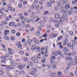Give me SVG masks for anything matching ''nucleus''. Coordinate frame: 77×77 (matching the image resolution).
<instances>
[{
    "instance_id": "nucleus-1",
    "label": "nucleus",
    "mask_w": 77,
    "mask_h": 77,
    "mask_svg": "<svg viewBox=\"0 0 77 77\" xmlns=\"http://www.w3.org/2000/svg\"><path fill=\"white\" fill-rule=\"evenodd\" d=\"M26 67V65L24 64H21L20 65H19L18 66V68L20 69H22L23 68H25Z\"/></svg>"
},
{
    "instance_id": "nucleus-2",
    "label": "nucleus",
    "mask_w": 77,
    "mask_h": 77,
    "mask_svg": "<svg viewBox=\"0 0 77 77\" xmlns=\"http://www.w3.org/2000/svg\"><path fill=\"white\" fill-rule=\"evenodd\" d=\"M48 18L46 16L44 17H43V19L42 21H41V23H47V20Z\"/></svg>"
},
{
    "instance_id": "nucleus-3",
    "label": "nucleus",
    "mask_w": 77,
    "mask_h": 77,
    "mask_svg": "<svg viewBox=\"0 0 77 77\" xmlns=\"http://www.w3.org/2000/svg\"><path fill=\"white\" fill-rule=\"evenodd\" d=\"M58 35V34H52L49 35V37H52L53 36V38H56Z\"/></svg>"
},
{
    "instance_id": "nucleus-4",
    "label": "nucleus",
    "mask_w": 77,
    "mask_h": 77,
    "mask_svg": "<svg viewBox=\"0 0 77 77\" xmlns=\"http://www.w3.org/2000/svg\"><path fill=\"white\" fill-rule=\"evenodd\" d=\"M54 54H56L55 55V56H57V55L56 54H59L60 55V54H61L62 53V52H61L60 51H57V52L56 51H54Z\"/></svg>"
},
{
    "instance_id": "nucleus-5",
    "label": "nucleus",
    "mask_w": 77,
    "mask_h": 77,
    "mask_svg": "<svg viewBox=\"0 0 77 77\" xmlns=\"http://www.w3.org/2000/svg\"><path fill=\"white\" fill-rule=\"evenodd\" d=\"M54 17L56 19H59L60 18V15L58 14H56L54 15Z\"/></svg>"
},
{
    "instance_id": "nucleus-6",
    "label": "nucleus",
    "mask_w": 77,
    "mask_h": 77,
    "mask_svg": "<svg viewBox=\"0 0 77 77\" xmlns=\"http://www.w3.org/2000/svg\"><path fill=\"white\" fill-rule=\"evenodd\" d=\"M29 74L30 75H32L34 77H36V73L35 72H33L32 73L31 72H29Z\"/></svg>"
},
{
    "instance_id": "nucleus-7",
    "label": "nucleus",
    "mask_w": 77,
    "mask_h": 77,
    "mask_svg": "<svg viewBox=\"0 0 77 77\" xmlns=\"http://www.w3.org/2000/svg\"><path fill=\"white\" fill-rule=\"evenodd\" d=\"M50 75L51 77H55L56 76V74L54 73H51Z\"/></svg>"
},
{
    "instance_id": "nucleus-8",
    "label": "nucleus",
    "mask_w": 77,
    "mask_h": 77,
    "mask_svg": "<svg viewBox=\"0 0 77 77\" xmlns=\"http://www.w3.org/2000/svg\"><path fill=\"white\" fill-rule=\"evenodd\" d=\"M68 40L67 39H65L64 42L63 43V45H64V46L66 45V44H67V42H68Z\"/></svg>"
},
{
    "instance_id": "nucleus-9",
    "label": "nucleus",
    "mask_w": 77,
    "mask_h": 77,
    "mask_svg": "<svg viewBox=\"0 0 77 77\" xmlns=\"http://www.w3.org/2000/svg\"><path fill=\"white\" fill-rule=\"evenodd\" d=\"M31 70L32 72H35L37 71V69L36 68H31Z\"/></svg>"
},
{
    "instance_id": "nucleus-10",
    "label": "nucleus",
    "mask_w": 77,
    "mask_h": 77,
    "mask_svg": "<svg viewBox=\"0 0 77 77\" xmlns=\"http://www.w3.org/2000/svg\"><path fill=\"white\" fill-rule=\"evenodd\" d=\"M66 60H72V58L71 57H67L65 58Z\"/></svg>"
},
{
    "instance_id": "nucleus-11",
    "label": "nucleus",
    "mask_w": 77,
    "mask_h": 77,
    "mask_svg": "<svg viewBox=\"0 0 77 77\" xmlns=\"http://www.w3.org/2000/svg\"><path fill=\"white\" fill-rule=\"evenodd\" d=\"M70 8V6L69 5H66L65 7V9H69Z\"/></svg>"
},
{
    "instance_id": "nucleus-12",
    "label": "nucleus",
    "mask_w": 77,
    "mask_h": 77,
    "mask_svg": "<svg viewBox=\"0 0 77 77\" xmlns=\"http://www.w3.org/2000/svg\"><path fill=\"white\" fill-rule=\"evenodd\" d=\"M9 33V31L8 30H5V33L4 34V35H7V34Z\"/></svg>"
},
{
    "instance_id": "nucleus-13",
    "label": "nucleus",
    "mask_w": 77,
    "mask_h": 77,
    "mask_svg": "<svg viewBox=\"0 0 77 77\" xmlns=\"http://www.w3.org/2000/svg\"><path fill=\"white\" fill-rule=\"evenodd\" d=\"M15 23L13 22H11L9 23V25L10 26H14V24Z\"/></svg>"
},
{
    "instance_id": "nucleus-14",
    "label": "nucleus",
    "mask_w": 77,
    "mask_h": 77,
    "mask_svg": "<svg viewBox=\"0 0 77 77\" xmlns=\"http://www.w3.org/2000/svg\"><path fill=\"white\" fill-rule=\"evenodd\" d=\"M57 6L58 7H61V2H57Z\"/></svg>"
},
{
    "instance_id": "nucleus-15",
    "label": "nucleus",
    "mask_w": 77,
    "mask_h": 77,
    "mask_svg": "<svg viewBox=\"0 0 77 77\" xmlns=\"http://www.w3.org/2000/svg\"><path fill=\"white\" fill-rule=\"evenodd\" d=\"M65 17H62V18H60V21H62V22L65 21Z\"/></svg>"
},
{
    "instance_id": "nucleus-16",
    "label": "nucleus",
    "mask_w": 77,
    "mask_h": 77,
    "mask_svg": "<svg viewBox=\"0 0 77 77\" xmlns=\"http://www.w3.org/2000/svg\"><path fill=\"white\" fill-rule=\"evenodd\" d=\"M4 39H6V40H9V38L6 35H5V36H4Z\"/></svg>"
},
{
    "instance_id": "nucleus-17",
    "label": "nucleus",
    "mask_w": 77,
    "mask_h": 77,
    "mask_svg": "<svg viewBox=\"0 0 77 77\" xmlns=\"http://www.w3.org/2000/svg\"><path fill=\"white\" fill-rule=\"evenodd\" d=\"M36 48V45H33L32 47V50H35Z\"/></svg>"
},
{
    "instance_id": "nucleus-18",
    "label": "nucleus",
    "mask_w": 77,
    "mask_h": 77,
    "mask_svg": "<svg viewBox=\"0 0 77 77\" xmlns=\"http://www.w3.org/2000/svg\"><path fill=\"white\" fill-rule=\"evenodd\" d=\"M49 22L51 23V22H53V20H54V19L52 17H51L49 18Z\"/></svg>"
},
{
    "instance_id": "nucleus-19",
    "label": "nucleus",
    "mask_w": 77,
    "mask_h": 77,
    "mask_svg": "<svg viewBox=\"0 0 77 77\" xmlns=\"http://www.w3.org/2000/svg\"><path fill=\"white\" fill-rule=\"evenodd\" d=\"M28 64L29 66H32L33 65V63L31 62H29Z\"/></svg>"
},
{
    "instance_id": "nucleus-20",
    "label": "nucleus",
    "mask_w": 77,
    "mask_h": 77,
    "mask_svg": "<svg viewBox=\"0 0 77 77\" xmlns=\"http://www.w3.org/2000/svg\"><path fill=\"white\" fill-rule=\"evenodd\" d=\"M47 4L48 6H49V7H51L52 6V5L51 4V2H48Z\"/></svg>"
},
{
    "instance_id": "nucleus-21",
    "label": "nucleus",
    "mask_w": 77,
    "mask_h": 77,
    "mask_svg": "<svg viewBox=\"0 0 77 77\" xmlns=\"http://www.w3.org/2000/svg\"><path fill=\"white\" fill-rule=\"evenodd\" d=\"M67 2V0H63V1L62 2V4L63 5H65L66 3V2Z\"/></svg>"
},
{
    "instance_id": "nucleus-22",
    "label": "nucleus",
    "mask_w": 77,
    "mask_h": 77,
    "mask_svg": "<svg viewBox=\"0 0 77 77\" xmlns=\"http://www.w3.org/2000/svg\"><path fill=\"white\" fill-rule=\"evenodd\" d=\"M48 13H49V11H45L44 12L43 14L44 15H47Z\"/></svg>"
},
{
    "instance_id": "nucleus-23",
    "label": "nucleus",
    "mask_w": 77,
    "mask_h": 77,
    "mask_svg": "<svg viewBox=\"0 0 77 77\" xmlns=\"http://www.w3.org/2000/svg\"><path fill=\"white\" fill-rule=\"evenodd\" d=\"M72 43L73 44H76V43H77V42H76V41L74 40H73L72 41Z\"/></svg>"
},
{
    "instance_id": "nucleus-24",
    "label": "nucleus",
    "mask_w": 77,
    "mask_h": 77,
    "mask_svg": "<svg viewBox=\"0 0 77 77\" xmlns=\"http://www.w3.org/2000/svg\"><path fill=\"white\" fill-rule=\"evenodd\" d=\"M75 54H76V52L75 51H73L72 53V56H75Z\"/></svg>"
},
{
    "instance_id": "nucleus-25",
    "label": "nucleus",
    "mask_w": 77,
    "mask_h": 77,
    "mask_svg": "<svg viewBox=\"0 0 77 77\" xmlns=\"http://www.w3.org/2000/svg\"><path fill=\"white\" fill-rule=\"evenodd\" d=\"M38 61L39 60H38L36 59L35 58L34 61L33 62H34L35 63H38Z\"/></svg>"
},
{
    "instance_id": "nucleus-26",
    "label": "nucleus",
    "mask_w": 77,
    "mask_h": 77,
    "mask_svg": "<svg viewBox=\"0 0 77 77\" xmlns=\"http://www.w3.org/2000/svg\"><path fill=\"white\" fill-rule=\"evenodd\" d=\"M35 59H36V58H35V57H31V60H32V61H33V62H34V60H35Z\"/></svg>"
},
{
    "instance_id": "nucleus-27",
    "label": "nucleus",
    "mask_w": 77,
    "mask_h": 77,
    "mask_svg": "<svg viewBox=\"0 0 77 77\" xmlns=\"http://www.w3.org/2000/svg\"><path fill=\"white\" fill-rule=\"evenodd\" d=\"M32 40H29L27 41V42L28 44H31L32 42Z\"/></svg>"
},
{
    "instance_id": "nucleus-28",
    "label": "nucleus",
    "mask_w": 77,
    "mask_h": 77,
    "mask_svg": "<svg viewBox=\"0 0 77 77\" xmlns=\"http://www.w3.org/2000/svg\"><path fill=\"white\" fill-rule=\"evenodd\" d=\"M45 0H41V1H40L39 2V4L40 5H42L43 4V2H42V1H44Z\"/></svg>"
},
{
    "instance_id": "nucleus-29",
    "label": "nucleus",
    "mask_w": 77,
    "mask_h": 77,
    "mask_svg": "<svg viewBox=\"0 0 77 77\" xmlns=\"http://www.w3.org/2000/svg\"><path fill=\"white\" fill-rule=\"evenodd\" d=\"M35 7H36V5L35 4H33L31 8L32 9H35Z\"/></svg>"
},
{
    "instance_id": "nucleus-30",
    "label": "nucleus",
    "mask_w": 77,
    "mask_h": 77,
    "mask_svg": "<svg viewBox=\"0 0 77 77\" xmlns=\"http://www.w3.org/2000/svg\"><path fill=\"white\" fill-rule=\"evenodd\" d=\"M39 43V41L38 40H36L35 41V44H38Z\"/></svg>"
},
{
    "instance_id": "nucleus-31",
    "label": "nucleus",
    "mask_w": 77,
    "mask_h": 77,
    "mask_svg": "<svg viewBox=\"0 0 77 77\" xmlns=\"http://www.w3.org/2000/svg\"><path fill=\"white\" fill-rule=\"evenodd\" d=\"M52 67L53 69H55V68H56V65H53L52 66Z\"/></svg>"
},
{
    "instance_id": "nucleus-32",
    "label": "nucleus",
    "mask_w": 77,
    "mask_h": 77,
    "mask_svg": "<svg viewBox=\"0 0 77 77\" xmlns=\"http://www.w3.org/2000/svg\"><path fill=\"white\" fill-rule=\"evenodd\" d=\"M21 23L22 24H24L26 23V20H23L21 21Z\"/></svg>"
},
{
    "instance_id": "nucleus-33",
    "label": "nucleus",
    "mask_w": 77,
    "mask_h": 77,
    "mask_svg": "<svg viewBox=\"0 0 77 77\" xmlns=\"http://www.w3.org/2000/svg\"><path fill=\"white\" fill-rule=\"evenodd\" d=\"M75 46H74V45H72L71 47V49L72 50H74V49H75Z\"/></svg>"
},
{
    "instance_id": "nucleus-34",
    "label": "nucleus",
    "mask_w": 77,
    "mask_h": 77,
    "mask_svg": "<svg viewBox=\"0 0 77 77\" xmlns=\"http://www.w3.org/2000/svg\"><path fill=\"white\" fill-rule=\"evenodd\" d=\"M26 21L27 23H30L31 21V20L30 19H27L26 20Z\"/></svg>"
},
{
    "instance_id": "nucleus-35",
    "label": "nucleus",
    "mask_w": 77,
    "mask_h": 77,
    "mask_svg": "<svg viewBox=\"0 0 77 77\" xmlns=\"http://www.w3.org/2000/svg\"><path fill=\"white\" fill-rule=\"evenodd\" d=\"M9 63H10V64H13L14 63V61H13L12 60H10L9 61Z\"/></svg>"
},
{
    "instance_id": "nucleus-36",
    "label": "nucleus",
    "mask_w": 77,
    "mask_h": 77,
    "mask_svg": "<svg viewBox=\"0 0 77 77\" xmlns=\"http://www.w3.org/2000/svg\"><path fill=\"white\" fill-rule=\"evenodd\" d=\"M25 26L26 28H29V27H30V25H29V24H26V25Z\"/></svg>"
},
{
    "instance_id": "nucleus-37",
    "label": "nucleus",
    "mask_w": 77,
    "mask_h": 77,
    "mask_svg": "<svg viewBox=\"0 0 77 77\" xmlns=\"http://www.w3.org/2000/svg\"><path fill=\"white\" fill-rule=\"evenodd\" d=\"M69 34L70 35H72L73 34V32L71 31L69 32Z\"/></svg>"
},
{
    "instance_id": "nucleus-38",
    "label": "nucleus",
    "mask_w": 77,
    "mask_h": 77,
    "mask_svg": "<svg viewBox=\"0 0 77 77\" xmlns=\"http://www.w3.org/2000/svg\"><path fill=\"white\" fill-rule=\"evenodd\" d=\"M62 38V36H60L58 37L57 38V39L59 41H60V39Z\"/></svg>"
},
{
    "instance_id": "nucleus-39",
    "label": "nucleus",
    "mask_w": 77,
    "mask_h": 77,
    "mask_svg": "<svg viewBox=\"0 0 77 77\" xmlns=\"http://www.w3.org/2000/svg\"><path fill=\"white\" fill-rule=\"evenodd\" d=\"M47 27L48 29L51 28V25H48L47 26Z\"/></svg>"
},
{
    "instance_id": "nucleus-40",
    "label": "nucleus",
    "mask_w": 77,
    "mask_h": 77,
    "mask_svg": "<svg viewBox=\"0 0 77 77\" xmlns=\"http://www.w3.org/2000/svg\"><path fill=\"white\" fill-rule=\"evenodd\" d=\"M36 33V35H37V36H39V35H41V34H40V33L39 32H37Z\"/></svg>"
},
{
    "instance_id": "nucleus-41",
    "label": "nucleus",
    "mask_w": 77,
    "mask_h": 77,
    "mask_svg": "<svg viewBox=\"0 0 77 77\" xmlns=\"http://www.w3.org/2000/svg\"><path fill=\"white\" fill-rule=\"evenodd\" d=\"M1 58L2 59H5L6 58V57L5 56H2L1 57Z\"/></svg>"
},
{
    "instance_id": "nucleus-42",
    "label": "nucleus",
    "mask_w": 77,
    "mask_h": 77,
    "mask_svg": "<svg viewBox=\"0 0 77 77\" xmlns=\"http://www.w3.org/2000/svg\"><path fill=\"white\" fill-rule=\"evenodd\" d=\"M5 67H6V69H10L9 66L6 65V66H5Z\"/></svg>"
},
{
    "instance_id": "nucleus-43",
    "label": "nucleus",
    "mask_w": 77,
    "mask_h": 77,
    "mask_svg": "<svg viewBox=\"0 0 77 77\" xmlns=\"http://www.w3.org/2000/svg\"><path fill=\"white\" fill-rule=\"evenodd\" d=\"M72 13V11L71 10L69 11L68 12V14L69 15L71 14Z\"/></svg>"
},
{
    "instance_id": "nucleus-44",
    "label": "nucleus",
    "mask_w": 77,
    "mask_h": 77,
    "mask_svg": "<svg viewBox=\"0 0 77 77\" xmlns=\"http://www.w3.org/2000/svg\"><path fill=\"white\" fill-rule=\"evenodd\" d=\"M16 35L17 36H20V33L19 32H17L16 34Z\"/></svg>"
},
{
    "instance_id": "nucleus-45",
    "label": "nucleus",
    "mask_w": 77,
    "mask_h": 77,
    "mask_svg": "<svg viewBox=\"0 0 77 77\" xmlns=\"http://www.w3.org/2000/svg\"><path fill=\"white\" fill-rule=\"evenodd\" d=\"M68 65H69V66H71V65H72V63L70 62V63H68Z\"/></svg>"
},
{
    "instance_id": "nucleus-46",
    "label": "nucleus",
    "mask_w": 77,
    "mask_h": 77,
    "mask_svg": "<svg viewBox=\"0 0 77 77\" xmlns=\"http://www.w3.org/2000/svg\"><path fill=\"white\" fill-rule=\"evenodd\" d=\"M19 53L20 54H24V52L23 51H20Z\"/></svg>"
},
{
    "instance_id": "nucleus-47",
    "label": "nucleus",
    "mask_w": 77,
    "mask_h": 77,
    "mask_svg": "<svg viewBox=\"0 0 77 77\" xmlns=\"http://www.w3.org/2000/svg\"><path fill=\"white\" fill-rule=\"evenodd\" d=\"M52 59H53V60L55 59H56V57L54 56H52L51 57Z\"/></svg>"
},
{
    "instance_id": "nucleus-48",
    "label": "nucleus",
    "mask_w": 77,
    "mask_h": 77,
    "mask_svg": "<svg viewBox=\"0 0 77 77\" xmlns=\"http://www.w3.org/2000/svg\"><path fill=\"white\" fill-rule=\"evenodd\" d=\"M35 7L37 10L39 9V6L38 5H37Z\"/></svg>"
},
{
    "instance_id": "nucleus-49",
    "label": "nucleus",
    "mask_w": 77,
    "mask_h": 77,
    "mask_svg": "<svg viewBox=\"0 0 77 77\" xmlns=\"http://www.w3.org/2000/svg\"><path fill=\"white\" fill-rule=\"evenodd\" d=\"M28 60L27 59V58L26 57L25 58H24V61L25 62H26V61H28Z\"/></svg>"
},
{
    "instance_id": "nucleus-50",
    "label": "nucleus",
    "mask_w": 77,
    "mask_h": 77,
    "mask_svg": "<svg viewBox=\"0 0 77 77\" xmlns=\"http://www.w3.org/2000/svg\"><path fill=\"white\" fill-rule=\"evenodd\" d=\"M50 30H48L46 32V34H48V33H50Z\"/></svg>"
},
{
    "instance_id": "nucleus-51",
    "label": "nucleus",
    "mask_w": 77,
    "mask_h": 77,
    "mask_svg": "<svg viewBox=\"0 0 77 77\" xmlns=\"http://www.w3.org/2000/svg\"><path fill=\"white\" fill-rule=\"evenodd\" d=\"M58 23L59 24H62V22L61 20H60V22H58Z\"/></svg>"
},
{
    "instance_id": "nucleus-52",
    "label": "nucleus",
    "mask_w": 77,
    "mask_h": 77,
    "mask_svg": "<svg viewBox=\"0 0 77 77\" xmlns=\"http://www.w3.org/2000/svg\"><path fill=\"white\" fill-rule=\"evenodd\" d=\"M46 67L48 69H50V65H47Z\"/></svg>"
},
{
    "instance_id": "nucleus-53",
    "label": "nucleus",
    "mask_w": 77,
    "mask_h": 77,
    "mask_svg": "<svg viewBox=\"0 0 77 77\" xmlns=\"http://www.w3.org/2000/svg\"><path fill=\"white\" fill-rule=\"evenodd\" d=\"M4 74L3 72H0V75H3Z\"/></svg>"
},
{
    "instance_id": "nucleus-54",
    "label": "nucleus",
    "mask_w": 77,
    "mask_h": 77,
    "mask_svg": "<svg viewBox=\"0 0 77 77\" xmlns=\"http://www.w3.org/2000/svg\"><path fill=\"white\" fill-rule=\"evenodd\" d=\"M50 62L51 63L53 64L54 63V60H51L50 61Z\"/></svg>"
},
{
    "instance_id": "nucleus-55",
    "label": "nucleus",
    "mask_w": 77,
    "mask_h": 77,
    "mask_svg": "<svg viewBox=\"0 0 77 77\" xmlns=\"http://www.w3.org/2000/svg\"><path fill=\"white\" fill-rule=\"evenodd\" d=\"M55 26L56 27H59V24H56L55 25Z\"/></svg>"
},
{
    "instance_id": "nucleus-56",
    "label": "nucleus",
    "mask_w": 77,
    "mask_h": 77,
    "mask_svg": "<svg viewBox=\"0 0 77 77\" xmlns=\"http://www.w3.org/2000/svg\"><path fill=\"white\" fill-rule=\"evenodd\" d=\"M44 56V57H47L48 56V55L47 54H46V53H45Z\"/></svg>"
},
{
    "instance_id": "nucleus-57",
    "label": "nucleus",
    "mask_w": 77,
    "mask_h": 77,
    "mask_svg": "<svg viewBox=\"0 0 77 77\" xmlns=\"http://www.w3.org/2000/svg\"><path fill=\"white\" fill-rule=\"evenodd\" d=\"M22 6V5H21V4H19L18 5V7L19 8H21V7Z\"/></svg>"
},
{
    "instance_id": "nucleus-58",
    "label": "nucleus",
    "mask_w": 77,
    "mask_h": 77,
    "mask_svg": "<svg viewBox=\"0 0 77 77\" xmlns=\"http://www.w3.org/2000/svg\"><path fill=\"white\" fill-rule=\"evenodd\" d=\"M65 12V10H62L61 11V12L62 13H64Z\"/></svg>"
},
{
    "instance_id": "nucleus-59",
    "label": "nucleus",
    "mask_w": 77,
    "mask_h": 77,
    "mask_svg": "<svg viewBox=\"0 0 77 77\" xmlns=\"http://www.w3.org/2000/svg\"><path fill=\"white\" fill-rule=\"evenodd\" d=\"M15 39V38L14 37H11V40L12 41H14Z\"/></svg>"
},
{
    "instance_id": "nucleus-60",
    "label": "nucleus",
    "mask_w": 77,
    "mask_h": 77,
    "mask_svg": "<svg viewBox=\"0 0 77 77\" xmlns=\"http://www.w3.org/2000/svg\"><path fill=\"white\" fill-rule=\"evenodd\" d=\"M8 10H9V11H11V10H12V7H8Z\"/></svg>"
},
{
    "instance_id": "nucleus-61",
    "label": "nucleus",
    "mask_w": 77,
    "mask_h": 77,
    "mask_svg": "<svg viewBox=\"0 0 77 77\" xmlns=\"http://www.w3.org/2000/svg\"><path fill=\"white\" fill-rule=\"evenodd\" d=\"M71 43H69L68 44L67 46L68 47H71Z\"/></svg>"
},
{
    "instance_id": "nucleus-62",
    "label": "nucleus",
    "mask_w": 77,
    "mask_h": 77,
    "mask_svg": "<svg viewBox=\"0 0 77 77\" xmlns=\"http://www.w3.org/2000/svg\"><path fill=\"white\" fill-rule=\"evenodd\" d=\"M3 15V12H0V16H2Z\"/></svg>"
},
{
    "instance_id": "nucleus-63",
    "label": "nucleus",
    "mask_w": 77,
    "mask_h": 77,
    "mask_svg": "<svg viewBox=\"0 0 77 77\" xmlns=\"http://www.w3.org/2000/svg\"><path fill=\"white\" fill-rule=\"evenodd\" d=\"M75 74L76 75H77V70L74 72Z\"/></svg>"
},
{
    "instance_id": "nucleus-64",
    "label": "nucleus",
    "mask_w": 77,
    "mask_h": 77,
    "mask_svg": "<svg viewBox=\"0 0 77 77\" xmlns=\"http://www.w3.org/2000/svg\"><path fill=\"white\" fill-rule=\"evenodd\" d=\"M74 59L75 60H76L77 61V56H76L75 57Z\"/></svg>"
}]
</instances>
